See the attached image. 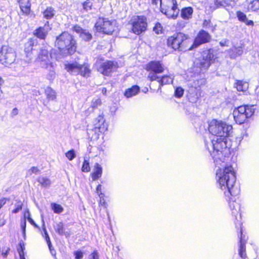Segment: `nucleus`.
<instances>
[{
  "label": "nucleus",
  "instance_id": "2eb2a0df",
  "mask_svg": "<svg viewBox=\"0 0 259 259\" xmlns=\"http://www.w3.org/2000/svg\"><path fill=\"white\" fill-rule=\"evenodd\" d=\"M210 38L211 36L207 32L201 30L195 38L193 44L191 47V49L192 48L197 47L200 45L209 42Z\"/></svg>",
  "mask_w": 259,
  "mask_h": 259
},
{
  "label": "nucleus",
  "instance_id": "603ef678",
  "mask_svg": "<svg viewBox=\"0 0 259 259\" xmlns=\"http://www.w3.org/2000/svg\"><path fill=\"white\" fill-rule=\"evenodd\" d=\"M75 259H81L83 257V253L81 251H77L74 253Z\"/></svg>",
  "mask_w": 259,
  "mask_h": 259
},
{
  "label": "nucleus",
  "instance_id": "6e6552de",
  "mask_svg": "<svg viewBox=\"0 0 259 259\" xmlns=\"http://www.w3.org/2000/svg\"><path fill=\"white\" fill-rule=\"evenodd\" d=\"M95 66L98 71L104 75L108 76L118 68V64L113 61H104L102 59H98L97 60Z\"/></svg>",
  "mask_w": 259,
  "mask_h": 259
},
{
  "label": "nucleus",
  "instance_id": "8fccbe9b",
  "mask_svg": "<svg viewBox=\"0 0 259 259\" xmlns=\"http://www.w3.org/2000/svg\"><path fill=\"white\" fill-rule=\"evenodd\" d=\"M43 231L44 232V237H45V239L47 242V244H48V245H50V243H51V242L50 237L49 236V235L47 233V231L46 228H44Z\"/></svg>",
  "mask_w": 259,
  "mask_h": 259
},
{
  "label": "nucleus",
  "instance_id": "c9c22d12",
  "mask_svg": "<svg viewBox=\"0 0 259 259\" xmlns=\"http://www.w3.org/2000/svg\"><path fill=\"white\" fill-rule=\"evenodd\" d=\"M51 206L52 210L54 213H60L64 210L63 207L61 205L56 203H52Z\"/></svg>",
  "mask_w": 259,
  "mask_h": 259
},
{
  "label": "nucleus",
  "instance_id": "e433bc0d",
  "mask_svg": "<svg viewBox=\"0 0 259 259\" xmlns=\"http://www.w3.org/2000/svg\"><path fill=\"white\" fill-rule=\"evenodd\" d=\"M206 83V80L204 78H200L199 79L195 80L193 82L192 87L195 90H198L197 88H200L201 86L204 85Z\"/></svg>",
  "mask_w": 259,
  "mask_h": 259
},
{
  "label": "nucleus",
  "instance_id": "72a5a7b5",
  "mask_svg": "<svg viewBox=\"0 0 259 259\" xmlns=\"http://www.w3.org/2000/svg\"><path fill=\"white\" fill-rule=\"evenodd\" d=\"M38 183L42 186L45 187H48L50 186L51 184L50 180L47 177H39L37 180Z\"/></svg>",
  "mask_w": 259,
  "mask_h": 259
},
{
  "label": "nucleus",
  "instance_id": "e2e57ef3",
  "mask_svg": "<svg viewBox=\"0 0 259 259\" xmlns=\"http://www.w3.org/2000/svg\"><path fill=\"white\" fill-rule=\"evenodd\" d=\"M228 41V40H224V41H220V44L221 46H226V42Z\"/></svg>",
  "mask_w": 259,
  "mask_h": 259
},
{
  "label": "nucleus",
  "instance_id": "ea45409f",
  "mask_svg": "<svg viewBox=\"0 0 259 259\" xmlns=\"http://www.w3.org/2000/svg\"><path fill=\"white\" fill-rule=\"evenodd\" d=\"M20 247L18 249L20 259H25L24 257L25 245L23 242L20 243Z\"/></svg>",
  "mask_w": 259,
  "mask_h": 259
},
{
  "label": "nucleus",
  "instance_id": "774afa93",
  "mask_svg": "<svg viewBox=\"0 0 259 259\" xmlns=\"http://www.w3.org/2000/svg\"><path fill=\"white\" fill-rule=\"evenodd\" d=\"M148 91V88H146L144 89V90L143 91L144 93H147Z\"/></svg>",
  "mask_w": 259,
  "mask_h": 259
},
{
  "label": "nucleus",
  "instance_id": "7c9ffc66",
  "mask_svg": "<svg viewBox=\"0 0 259 259\" xmlns=\"http://www.w3.org/2000/svg\"><path fill=\"white\" fill-rule=\"evenodd\" d=\"M233 117L236 122L239 124L244 123L248 118L247 114H233Z\"/></svg>",
  "mask_w": 259,
  "mask_h": 259
},
{
  "label": "nucleus",
  "instance_id": "a18cd8bd",
  "mask_svg": "<svg viewBox=\"0 0 259 259\" xmlns=\"http://www.w3.org/2000/svg\"><path fill=\"white\" fill-rule=\"evenodd\" d=\"M236 15L239 21L242 22L243 23L247 19L246 15L244 13L240 11L237 12Z\"/></svg>",
  "mask_w": 259,
  "mask_h": 259
},
{
  "label": "nucleus",
  "instance_id": "4be33fe9",
  "mask_svg": "<svg viewBox=\"0 0 259 259\" xmlns=\"http://www.w3.org/2000/svg\"><path fill=\"white\" fill-rule=\"evenodd\" d=\"M201 96L200 90H195L192 88L188 96V99L192 103H195Z\"/></svg>",
  "mask_w": 259,
  "mask_h": 259
},
{
  "label": "nucleus",
  "instance_id": "f03ea898",
  "mask_svg": "<svg viewBox=\"0 0 259 259\" xmlns=\"http://www.w3.org/2000/svg\"><path fill=\"white\" fill-rule=\"evenodd\" d=\"M224 159L225 156L223 155L221 159H218V163L214 160L216 165L219 167L216 170L215 177L218 187L224 191L226 197L236 196L239 191L234 188L236 182L235 172L230 164H222L225 163Z\"/></svg>",
  "mask_w": 259,
  "mask_h": 259
},
{
  "label": "nucleus",
  "instance_id": "2f4dec72",
  "mask_svg": "<svg viewBox=\"0 0 259 259\" xmlns=\"http://www.w3.org/2000/svg\"><path fill=\"white\" fill-rule=\"evenodd\" d=\"M55 15V10L52 7H48L44 12V17L47 19H51Z\"/></svg>",
  "mask_w": 259,
  "mask_h": 259
},
{
  "label": "nucleus",
  "instance_id": "79ce46f5",
  "mask_svg": "<svg viewBox=\"0 0 259 259\" xmlns=\"http://www.w3.org/2000/svg\"><path fill=\"white\" fill-rule=\"evenodd\" d=\"M65 156L69 160H72L76 156L74 150H70L65 153Z\"/></svg>",
  "mask_w": 259,
  "mask_h": 259
},
{
  "label": "nucleus",
  "instance_id": "49530a36",
  "mask_svg": "<svg viewBox=\"0 0 259 259\" xmlns=\"http://www.w3.org/2000/svg\"><path fill=\"white\" fill-rule=\"evenodd\" d=\"M184 94V90L181 87H178L176 89L175 95L177 98H181Z\"/></svg>",
  "mask_w": 259,
  "mask_h": 259
},
{
  "label": "nucleus",
  "instance_id": "ddd939ff",
  "mask_svg": "<svg viewBox=\"0 0 259 259\" xmlns=\"http://www.w3.org/2000/svg\"><path fill=\"white\" fill-rule=\"evenodd\" d=\"M114 21L108 20L107 18H99L95 24L97 31L105 34H111L114 31Z\"/></svg>",
  "mask_w": 259,
  "mask_h": 259
},
{
  "label": "nucleus",
  "instance_id": "c85d7f7f",
  "mask_svg": "<svg viewBox=\"0 0 259 259\" xmlns=\"http://www.w3.org/2000/svg\"><path fill=\"white\" fill-rule=\"evenodd\" d=\"M56 231L60 235H64L66 237L70 236L68 232H65L64 229L63 224L62 223H59L55 227Z\"/></svg>",
  "mask_w": 259,
  "mask_h": 259
},
{
  "label": "nucleus",
  "instance_id": "de8ad7c7",
  "mask_svg": "<svg viewBox=\"0 0 259 259\" xmlns=\"http://www.w3.org/2000/svg\"><path fill=\"white\" fill-rule=\"evenodd\" d=\"M39 172V169L36 167H32L27 171V176H31L33 174H37Z\"/></svg>",
  "mask_w": 259,
  "mask_h": 259
},
{
  "label": "nucleus",
  "instance_id": "1a4fd4ad",
  "mask_svg": "<svg viewBox=\"0 0 259 259\" xmlns=\"http://www.w3.org/2000/svg\"><path fill=\"white\" fill-rule=\"evenodd\" d=\"M146 69L149 72L147 79L153 81L158 79V74L164 71V66L160 61H152L147 64Z\"/></svg>",
  "mask_w": 259,
  "mask_h": 259
},
{
  "label": "nucleus",
  "instance_id": "58836bf2",
  "mask_svg": "<svg viewBox=\"0 0 259 259\" xmlns=\"http://www.w3.org/2000/svg\"><path fill=\"white\" fill-rule=\"evenodd\" d=\"M82 5L83 11L87 12L92 10L93 3L90 0H87L82 4Z\"/></svg>",
  "mask_w": 259,
  "mask_h": 259
},
{
  "label": "nucleus",
  "instance_id": "39448f33",
  "mask_svg": "<svg viewBox=\"0 0 259 259\" xmlns=\"http://www.w3.org/2000/svg\"><path fill=\"white\" fill-rule=\"evenodd\" d=\"M167 46L175 51L179 52H185L191 50L188 48V36L182 32L175 33L169 37L167 40Z\"/></svg>",
  "mask_w": 259,
  "mask_h": 259
},
{
  "label": "nucleus",
  "instance_id": "f704fd0d",
  "mask_svg": "<svg viewBox=\"0 0 259 259\" xmlns=\"http://www.w3.org/2000/svg\"><path fill=\"white\" fill-rule=\"evenodd\" d=\"M47 69L49 71L47 75V78L50 80H53L55 77V72L54 71V66L53 63H51V66L49 67H44Z\"/></svg>",
  "mask_w": 259,
  "mask_h": 259
},
{
  "label": "nucleus",
  "instance_id": "f3484780",
  "mask_svg": "<svg viewBox=\"0 0 259 259\" xmlns=\"http://www.w3.org/2000/svg\"><path fill=\"white\" fill-rule=\"evenodd\" d=\"M72 29L73 31L78 34L82 40L85 41H89L92 39V35L88 30L82 29L77 25H75Z\"/></svg>",
  "mask_w": 259,
  "mask_h": 259
},
{
  "label": "nucleus",
  "instance_id": "864d4df0",
  "mask_svg": "<svg viewBox=\"0 0 259 259\" xmlns=\"http://www.w3.org/2000/svg\"><path fill=\"white\" fill-rule=\"evenodd\" d=\"M203 27L206 28H209L210 26V21L209 20H204L203 22Z\"/></svg>",
  "mask_w": 259,
  "mask_h": 259
},
{
  "label": "nucleus",
  "instance_id": "aec40b11",
  "mask_svg": "<svg viewBox=\"0 0 259 259\" xmlns=\"http://www.w3.org/2000/svg\"><path fill=\"white\" fill-rule=\"evenodd\" d=\"M174 77L170 75H165L162 76H158V79H156L158 83V90H161L162 86L165 84H168L172 83Z\"/></svg>",
  "mask_w": 259,
  "mask_h": 259
},
{
  "label": "nucleus",
  "instance_id": "393cba45",
  "mask_svg": "<svg viewBox=\"0 0 259 259\" xmlns=\"http://www.w3.org/2000/svg\"><path fill=\"white\" fill-rule=\"evenodd\" d=\"M193 13L192 8L189 7L183 8L181 11V17L184 20H189L192 18Z\"/></svg>",
  "mask_w": 259,
  "mask_h": 259
},
{
  "label": "nucleus",
  "instance_id": "9d476101",
  "mask_svg": "<svg viewBox=\"0 0 259 259\" xmlns=\"http://www.w3.org/2000/svg\"><path fill=\"white\" fill-rule=\"evenodd\" d=\"M132 31L137 35L144 32L147 26V18L144 16H135L132 20Z\"/></svg>",
  "mask_w": 259,
  "mask_h": 259
},
{
  "label": "nucleus",
  "instance_id": "c756f323",
  "mask_svg": "<svg viewBox=\"0 0 259 259\" xmlns=\"http://www.w3.org/2000/svg\"><path fill=\"white\" fill-rule=\"evenodd\" d=\"M243 53L242 48H235L230 51V56L232 59H235L237 56H241Z\"/></svg>",
  "mask_w": 259,
  "mask_h": 259
},
{
  "label": "nucleus",
  "instance_id": "680f3d73",
  "mask_svg": "<svg viewBox=\"0 0 259 259\" xmlns=\"http://www.w3.org/2000/svg\"><path fill=\"white\" fill-rule=\"evenodd\" d=\"M27 220L31 225H33L35 227H37L36 224L35 223L32 219L31 218V217H28V219Z\"/></svg>",
  "mask_w": 259,
  "mask_h": 259
},
{
  "label": "nucleus",
  "instance_id": "a878e982",
  "mask_svg": "<svg viewBox=\"0 0 259 259\" xmlns=\"http://www.w3.org/2000/svg\"><path fill=\"white\" fill-rule=\"evenodd\" d=\"M140 92V87L138 85H133L132 88L126 90L124 93V96L126 98H131L136 96Z\"/></svg>",
  "mask_w": 259,
  "mask_h": 259
},
{
  "label": "nucleus",
  "instance_id": "6e6d98bb",
  "mask_svg": "<svg viewBox=\"0 0 259 259\" xmlns=\"http://www.w3.org/2000/svg\"><path fill=\"white\" fill-rule=\"evenodd\" d=\"M89 259H99V256L96 251H94L89 256Z\"/></svg>",
  "mask_w": 259,
  "mask_h": 259
},
{
  "label": "nucleus",
  "instance_id": "f8f14e48",
  "mask_svg": "<svg viewBox=\"0 0 259 259\" xmlns=\"http://www.w3.org/2000/svg\"><path fill=\"white\" fill-rule=\"evenodd\" d=\"M65 69L73 75L80 74L85 77H89L91 72L88 65H80L77 63L66 65Z\"/></svg>",
  "mask_w": 259,
  "mask_h": 259
},
{
  "label": "nucleus",
  "instance_id": "473e14b6",
  "mask_svg": "<svg viewBox=\"0 0 259 259\" xmlns=\"http://www.w3.org/2000/svg\"><path fill=\"white\" fill-rule=\"evenodd\" d=\"M240 242L239 254L243 258L245 256V241H244L243 234L241 232Z\"/></svg>",
  "mask_w": 259,
  "mask_h": 259
},
{
  "label": "nucleus",
  "instance_id": "09e8293b",
  "mask_svg": "<svg viewBox=\"0 0 259 259\" xmlns=\"http://www.w3.org/2000/svg\"><path fill=\"white\" fill-rule=\"evenodd\" d=\"M101 104V99L99 98L94 99L92 102V107L93 108H97L99 105Z\"/></svg>",
  "mask_w": 259,
  "mask_h": 259
},
{
  "label": "nucleus",
  "instance_id": "0e129e2a",
  "mask_svg": "<svg viewBox=\"0 0 259 259\" xmlns=\"http://www.w3.org/2000/svg\"><path fill=\"white\" fill-rule=\"evenodd\" d=\"M13 113H16V112H17V108H14L13 110Z\"/></svg>",
  "mask_w": 259,
  "mask_h": 259
},
{
  "label": "nucleus",
  "instance_id": "5701e85b",
  "mask_svg": "<svg viewBox=\"0 0 259 259\" xmlns=\"http://www.w3.org/2000/svg\"><path fill=\"white\" fill-rule=\"evenodd\" d=\"M102 174V168L98 163H95L94 167V171L92 173V178L93 181L99 179Z\"/></svg>",
  "mask_w": 259,
  "mask_h": 259
},
{
  "label": "nucleus",
  "instance_id": "a211bd4d",
  "mask_svg": "<svg viewBox=\"0 0 259 259\" xmlns=\"http://www.w3.org/2000/svg\"><path fill=\"white\" fill-rule=\"evenodd\" d=\"M256 110V105H241L235 108L233 113H254Z\"/></svg>",
  "mask_w": 259,
  "mask_h": 259
},
{
  "label": "nucleus",
  "instance_id": "b1692460",
  "mask_svg": "<svg viewBox=\"0 0 259 259\" xmlns=\"http://www.w3.org/2000/svg\"><path fill=\"white\" fill-rule=\"evenodd\" d=\"M232 0H215L214 7H211L213 10L218 8H223L226 9V7L229 6Z\"/></svg>",
  "mask_w": 259,
  "mask_h": 259
},
{
  "label": "nucleus",
  "instance_id": "6ab92c4d",
  "mask_svg": "<svg viewBox=\"0 0 259 259\" xmlns=\"http://www.w3.org/2000/svg\"><path fill=\"white\" fill-rule=\"evenodd\" d=\"M235 196H230L229 197H226V199L229 202V207L232 211V213L236 217V215L239 213L240 206L239 204L235 201Z\"/></svg>",
  "mask_w": 259,
  "mask_h": 259
},
{
  "label": "nucleus",
  "instance_id": "423d86ee",
  "mask_svg": "<svg viewBox=\"0 0 259 259\" xmlns=\"http://www.w3.org/2000/svg\"><path fill=\"white\" fill-rule=\"evenodd\" d=\"M55 45L60 50H67L70 54H73L76 50L75 40L72 35L66 31L56 37Z\"/></svg>",
  "mask_w": 259,
  "mask_h": 259
},
{
  "label": "nucleus",
  "instance_id": "5fc2aeb1",
  "mask_svg": "<svg viewBox=\"0 0 259 259\" xmlns=\"http://www.w3.org/2000/svg\"><path fill=\"white\" fill-rule=\"evenodd\" d=\"M21 227L22 228L24 237L25 236L26 231V220H24V221L21 223Z\"/></svg>",
  "mask_w": 259,
  "mask_h": 259
},
{
  "label": "nucleus",
  "instance_id": "69168bd1",
  "mask_svg": "<svg viewBox=\"0 0 259 259\" xmlns=\"http://www.w3.org/2000/svg\"><path fill=\"white\" fill-rule=\"evenodd\" d=\"M157 1H158V0H152V3H153V4H157Z\"/></svg>",
  "mask_w": 259,
  "mask_h": 259
},
{
  "label": "nucleus",
  "instance_id": "f257e3e1",
  "mask_svg": "<svg viewBox=\"0 0 259 259\" xmlns=\"http://www.w3.org/2000/svg\"><path fill=\"white\" fill-rule=\"evenodd\" d=\"M208 131L211 136L209 141H205V147L218 163V159H221L228 150L226 139L232 133L233 127L222 120L213 119L208 123Z\"/></svg>",
  "mask_w": 259,
  "mask_h": 259
},
{
  "label": "nucleus",
  "instance_id": "4468645a",
  "mask_svg": "<svg viewBox=\"0 0 259 259\" xmlns=\"http://www.w3.org/2000/svg\"><path fill=\"white\" fill-rule=\"evenodd\" d=\"M213 55L210 51L207 50L203 52L201 56L195 59L194 62V66L200 68L201 70L206 69L210 65L211 59Z\"/></svg>",
  "mask_w": 259,
  "mask_h": 259
},
{
  "label": "nucleus",
  "instance_id": "37998d69",
  "mask_svg": "<svg viewBox=\"0 0 259 259\" xmlns=\"http://www.w3.org/2000/svg\"><path fill=\"white\" fill-rule=\"evenodd\" d=\"M153 31L157 34H161L162 32V26L161 24L157 22L153 27Z\"/></svg>",
  "mask_w": 259,
  "mask_h": 259
},
{
  "label": "nucleus",
  "instance_id": "4c0bfd02",
  "mask_svg": "<svg viewBox=\"0 0 259 259\" xmlns=\"http://www.w3.org/2000/svg\"><path fill=\"white\" fill-rule=\"evenodd\" d=\"M249 8L253 11L259 10V0H253L249 5Z\"/></svg>",
  "mask_w": 259,
  "mask_h": 259
},
{
  "label": "nucleus",
  "instance_id": "13d9d810",
  "mask_svg": "<svg viewBox=\"0 0 259 259\" xmlns=\"http://www.w3.org/2000/svg\"><path fill=\"white\" fill-rule=\"evenodd\" d=\"M24 217L25 220H26V219L28 220V217H30V212L28 210V209H27L25 211L24 213Z\"/></svg>",
  "mask_w": 259,
  "mask_h": 259
},
{
  "label": "nucleus",
  "instance_id": "cd10ccee",
  "mask_svg": "<svg viewBox=\"0 0 259 259\" xmlns=\"http://www.w3.org/2000/svg\"><path fill=\"white\" fill-rule=\"evenodd\" d=\"M45 94L48 101H54L56 99V92L49 87L45 89Z\"/></svg>",
  "mask_w": 259,
  "mask_h": 259
},
{
  "label": "nucleus",
  "instance_id": "7ed1b4c3",
  "mask_svg": "<svg viewBox=\"0 0 259 259\" xmlns=\"http://www.w3.org/2000/svg\"><path fill=\"white\" fill-rule=\"evenodd\" d=\"M35 40L30 39L25 45V52L27 57L31 60L33 56L38 55L37 61L39 63L41 67H49L51 66V55L49 53V46L40 47L35 44Z\"/></svg>",
  "mask_w": 259,
  "mask_h": 259
},
{
  "label": "nucleus",
  "instance_id": "20e7f679",
  "mask_svg": "<svg viewBox=\"0 0 259 259\" xmlns=\"http://www.w3.org/2000/svg\"><path fill=\"white\" fill-rule=\"evenodd\" d=\"M108 129V124L102 115H98L94 118L88 125V135L92 140H97L100 133H104Z\"/></svg>",
  "mask_w": 259,
  "mask_h": 259
},
{
  "label": "nucleus",
  "instance_id": "338daca9",
  "mask_svg": "<svg viewBox=\"0 0 259 259\" xmlns=\"http://www.w3.org/2000/svg\"><path fill=\"white\" fill-rule=\"evenodd\" d=\"M102 92L103 94H105L106 92V88H103V90H102Z\"/></svg>",
  "mask_w": 259,
  "mask_h": 259
},
{
  "label": "nucleus",
  "instance_id": "0eeeda50",
  "mask_svg": "<svg viewBox=\"0 0 259 259\" xmlns=\"http://www.w3.org/2000/svg\"><path fill=\"white\" fill-rule=\"evenodd\" d=\"M160 11L167 18L176 19L179 13L176 0H160Z\"/></svg>",
  "mask_w": 259,
  "mask_h": 259
},
{
  "label": "nucleus",
  "instance_id": "c03bdc74",
  "mask_svg": "<svg viewBox=\"0 0 259 259\" xmlns=\"http://www.w3.org/2000/svg\"><path fill=\"white\" fill-rule=\"evenodd\" d=\"M23 203L21 201H18L15 204V209L12 210V212L14 213H18L22 208Z\"/></svg>",
  "mask_w": 259,
  "mask_h": 259
},
{
  "label": "nucleus",
  "instance_id": "052dcab7",
  "mask_svg": "<svg viewBox=\"0 0 259 259\" xmlns=\"http://www.w3.org/2000/svg\"><path fill=\"white\" fill-rule=\"evenodd\" d=\"M99 204L103 205L104 206V207H106V202L105 200L104 199L103 197L102 198H100V200L99 201Z\"/></svg>",
  "mask_w": 259,
  "mask_h": 259
},
{
  "label": "nucleus",
  "instance_id": "bf43d9fd",
  "mask_svg": "<svg viewBox=\"0 0 259 259\" xmlns=\"http://www.w3.org/2000/svg\"><path fill=\"white\" fill-rule=\"evenodd\" d=\"M48 246H49V249L50 250V252L51 253L54 255V256H55V254H56V251L54 249H53L52 248V246L51 245V243H50V245H48Z\"/></svg>",
  "mask_w": 259,
  "mask_h": 259
},
{
  "label": "nucleus",
  "instance_id": "9b49d317",
  "mask_svg": "<svg viewBox=\"0 0 259 259\" xmlns=\"http://www.w3.org/2000/svg\"><path fill=\"white\" fill-rule=\"evenodd\" d=\"M16 55L14 50L7 46L2 47L0 52V62L6 66L11 65L15 60Z\"/></svg>",
  "mask_w": 259,
  "mask_h": 259
},
{
  "label": "nucleus",
  "instance_id": "4d7b16f0",
  "mask_svg": "<svg viewBox=\"0 0 259 259\" xmlns=\"http://www.w3.org/2000/svg\"><path fill=\"white\" fill-rule=\"evenodd\" d=\"M244 23L247 26H253L254 24V22L252 20H248V19L245 20Z\"/></svg>",
  "mask_w": 259,
  "mask_h": 259
},
{
  "label": "nucleus",
  "instance_id": "412c9836",
  "mask_svg": "<svg viewBox=\"0 0 259 259\" xmlns=\"http://www.w3.org/2000/svg\"><path fill=\"white\" fill-rule=\"evenodd\" d=\"M21 12L28 15L30 12L31 3L29 0H17Z\"/></svg>",
  "mask_w": 259,
  "mask_h": 259
},
{
  "label": "nucleus",
  "instance_id": "3c124183",
  "mask_svg": "<svg viewBox=\"0 0 259 259\" xmlns=\"http://www.w3.org/2000/svg\"><path fill=\"white\" fill-rule=\"evenodd\" d=\"M101 187L102 186L101 185H99L97 187V193H98V195L100 197V198H102L104 197V194L102 193L101 191Z\"/></svg>",
  "mask_w": 259,
  "mask_h": 259
},
{
  "label": "nucleus",
  "instance_id": "a19ab883",
  "mask_svg": "<svg viewBox=\"0 0 259 259\" xmlns=\"http://www.w3.org/2000/svg\"><path fill=\"white\" fill-rule=\"evenodd\" d=\"M90 169L89 162L87 160H84L81 167V170L83 172H88L90 171Z\"/></svg>",
  "mask_w": 259,
  "mask_h": 259
},
{
  "label": "nucleus",
  "instance_id": "bb28decb",
  "mask_svg": "<svg viewBox=\"0 0 259 259\" xmlns=\"http://www.w3.org/2000/svg\"><path fill=\"white\" fill-rule=\"evenodd\" d=\"M248 83L242 80H237L235 83V87L238 92H245L248 89Z\"/></svg>",
  "mask_w": 259,
  "mask_h": 259
},
{
  "label": "nucleus",
  "instance_id": "dca6fc26",
  "mask_svg": "<svg viewBox=\"0 0 259 259\" xmlns=\"http://www.w3.org/2000/svg\"><path fill=\"white\" fill-rule=\"evenodd\" d=\"M51 29V27L50 26L49 22L47 21L44 26L39 27L35 30L33 34L37 38L45 39Z\"/></svg>",
  "mask_w": 259,
  "mask_h": 259
}]
</instances>
